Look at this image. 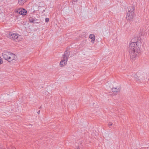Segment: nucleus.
Here are the masks:
<instances>
[{"label":"nucleus","mask_w":149,"mask_h":149,"mask_svg":"<svg viewBox=\"0 0 149 149\" xmlns=\"http://www.w3.org/2000/svg\"><path fill=\"white\" fill-rule=\"evenodd\" d=\"M89 38L92 39L91 42L94 43L95 39V36L93 34H91L89 36Z\"/></svg>","instance_id":"obj_9"},{"label":"nucleus","mask_w":149,"mask_h":149,"mask_svg":"<svg viewBox=\"0 0 149 149\" xmlns=\"http://www.w3.org/2000/svg\"><path fill=\"white\" fill-rule=\"evenodd\" d=\"M77 0H73V2H72L73 3H74V2H76Z\"/></svg>","instance_id":"obj_15"},{"label":"nucleus","mask_w":149,"mask_h":149,"mask_svg":"<svg viewBox=\"0 0 149 149\" xmlns=\"http://www.w3.org/2000/svg\"><path fill=\"white\" fill-rule=\"evenodd\" d=\"M29 20L30 22H33L34 23H36V20L34 17H30L29 18Z\"/></svg>","instance_id":"obj_10"},{"label":"nucleus","mask_w":149,"mask_h":149,"mask_svg":"<svg viewBox=\"0 0 149 149\" xmlns=\"http://www.w3.org/2000/svg\"><path fill=\"white\" fill-rule=\"evenodd\" d=\"M76 149H79V148H77Z\"/></svg>","instance_id":"obj_18"},{"label":"nucleus","mask_w":149,"mask_h":149,"mask_svg":"<svg viewBox=\"0 0 149 149\" xmlns=\"http://www.w3.org/2000/svg\"><path fill=\"white\" fill-rule=\"evenodd\" d=\"M2 56L4 59L7 60L8 62H10L13 60H16L17 57L15 54L9 52H4L2 53Z\"/></svg>","instance_id":"obj_3"},{"label":"nucleus","mask_w":149,"mask_h":149,"mask_svg":"<svg viewBox=\"0 0 149 149\" xmlns=\"http://www.w3.org/2000/svg\"><path fill=\"white\" fill-rule=\"evenodd\" d=\"M68 61V58H63V59L60 61V65L61 67H63L67 64Z\"/></svg>","instance_id":"obj_8"},{"label":"nucleus","mask_w":149,"mask_h":149,"mask_svg":"<svg viewBox=\"0 0 149 149\" xmlns=\"http://www.w3.org/2000/svg\"><path fill=\"white\" fill-rule=\"evenodd\" d=\"M40 111H39L38 112H37V113H38L39 114L40 113Z\"/></svg>","instance_id":"obj_16"},{"label":"nucleus","mask_w":149,"mask_h":149,"mask_svg":"<svg viewBox=\"0 0 149 149\" xmlns=\"http://www.w3.org/2000/svg\"><path fill=\"white\" fill-rule=\"evenodd\" d=\"M49 21V18H46L45 19V21L46 22H48Z\"/></svg>","instance_id":"obj_13"},{"label":"nucleus","mask_w":149,"mask_h":149,"mask_svg":"<svg viewBox=\"0 0 149 149\" xmlns=\"http://www.w3.org/2000/svg\"><path fill=\"white\" fill-rule=\"evenodd\" d=\"M41 106H40V109H41Z\"/></svg>","instance_id":"obj_17"},{"label":"nucleus","mask_w":149,"mask_h":149,"mask_svg":"<svg viewBox=\"0 0 149 149\" xmlns=\"http://www.w3.org/2000/svg\"><path fill=\"white\" fill-rule=\"evenodd\" d=\"M127 13L126 18L127 20L131 21L134 17V13L135 8L134 6H129L127 8Z\"/></svg>","instance_id":"obj_2"},{"label":"nucleus","mask_w":149,"mask_h":149,"mask_svg":"<svg viewBox=\"0 0 149 149\" xmlns=\"http://www.w3.org/2000/svg\"><path fill=\"white\" fill-rule=\"evenodd\" d=\"M140 42H132L130 43L128 50L130 58L132 60H135L137 55L140 52Z\"/></svg>","instance_id":"obj_1"},{"label":"nucleus","mask_w":149,"mask_h":149,"mask_svg":"<svg viewBox=\"0 0 149 149\" xmlns=\"http://www.w3.org/2000/svg\"><path fill=\"white\" fill-rule=\"evenodd\" d=\"M68 52L67 51H66L65 52L63 56V58H68V57L70 55V54L68 53Z\"/></svg>","instance_id":"obj_12"},{"label":"nucleus","mask_w":149,"mask_h":149,"mask_svg":"<svg viewBox=\"0 0 149 149\" xmlns=\"http://www.w3.org/2000/svg\"><path fill=\"white\" fill-rule=\"evenodd\" d=\"M8 38L12 40H15L16 42L20 41L21 40V36L17 33L9 32L7 34Z\"/></svg>","instance_id":"obj_4"},{"label":"nucleus","mask_w":149,"mask_h":149,"mask_svg":"<svg viewBox=\"0 0 149 149\" xmlns=\"http://www.w3.org/2000/svg\"><path fill=\"white\" fill-rule=\"evenodd\" d=\"M16 13L22 15H26L27 13V11L24 9L19 8L17 9Z\"/></svg>","instance_id":"obj_6"},{"label":"nucleus","mask_w":149,"mask_h":149,"mask_svg":"<svg viewBox=\"0 0 149 149\" xmlns=\"http://www.w3.org/2000/svg\"><path fill=\"white\" fill-rule=\"evenodd\" d=\"M108 125L109 126H111L112 125V123H111L110 122L109 123Z\"/></svg>","instance_id":"obj_14"},{"label":"nucleus","mask_w":149,"mask_h":149,"mask_svg":"<svg viewBox=\"0 0 149 149\" xmlns=\"http://www.w3.org/2000/svg\"><path fill=\"white\" fill-rule=\"evenodd\" d=\"M27 0H18V3L20 5H22L25 3Z\"/></svg>","instance_id":"obj_11"},{"label":"nucleus","mask_w":149,"mask_h":149,"mask_svg":"<svg viewBox=\"0 0 149 149\" xmlns=\"http://www.w3.org/2000/svg\"><path fill=\"white\" fill-rule=\"evenodd\" d=\"M121 89V88L120 86H117L116 87H113L112 88V91L114 93L117 94L119 93Z\"/></svg>","instance_id":"obj_7"},{"label":"nucleus","mask_w":149,"mask_h":149,"mask_svg":"<svg viewBox=\"0 0 149 149\" xmlns=\"http://www.w3.org/2000/svg\"><path fill=\"white\" fill-rule=\"evenodd\" d=\"M134 77L137 81H139L140 82L142 83L146 78V74L144 73L138 72Z\"/></svg>","instance_id":"obj_5"}]
</instances>
